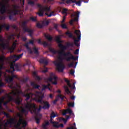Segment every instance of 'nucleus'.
<instances>
[{"label": "nucleus", "mask_w": 129, "mask_h": 129, "mask_svg": "<svg viewBox=\"0 0 129 129\" xmlns=\"http://www.w3.org/2000/svg\"><path fill=\"white\" fill-rule=\"evenodd\" d=\"M55 39L56 42L58 43V47L61 51L58 52V60L59 62L54 61V63L56 66L57 70H58V72H63L64 68H65V66L63 63V60H66L67 62H70L71 60L76 61V60H78V56L75 57L70 51L65 52V50H67V46L61 43H62L61 35L56 36Z\"/></svg>", "instance_id": "f257e3e1"}, {"label": "nucleus", "mask_w": 129, "mask_h": 129, "mask_svg": "<svg viewBox=\"0 0 129 129\" xmlns=\"http://www.w3.org/2000/svg\"><path fill=\"white\" fill-rule=\"evenodd\" d=\"M19 94H23V95L26 98V100H29L31 97V98H33L34 96L35 97L33 98L34 100L36 101V102L41 103V104L43 103L44 95L41 96L40 95L35 94L33 93L26 94L22 92V91L18 92V93L13 91L7 94V97L9 99V101H13V102H15L16 104L20 105V104L22 103L23 100L22 99V98L20 97Z\"/></svg>", "instance_id": "f03ea898"}, {"label": "nucleus", "mask_w": 129, "mask_h": 129, "mask_svg": "<svg viewBox=\"0 0 129 129\" xmlns=\"http://www.w3.org/2000/svg\"><path fill=\"white\" fill-rule=\"evenodd\" d=\"M0 42L2 43H0V46H1V47L3 48L4 50L6 49H9L10 50V51H11V53L14 52L15 49H16V47H17V45H18V40H15L12 44V46L10 47V43L9 42L6 43H5V40L3 39V36H0Z\"/></svg>", "instance_id": "7ed1b4c3"}, {"label": "nucleus", "mask_w": 129, "mask_h": 129, "mask_svg": "<svg viewBox=\"0 0 129 129\" xmlns=\"http://www.w3.org/2000/svg\"><path fill=\"white\" fill-rule=\"evenodd\" d=\"M25 107L27 109H28L31 113H35V114H38V112H40L41 109L43 108V106L41 105H40L39 108H37L36 104L32 103H27Z\"/></svg>", "instance_id": "20e7f679"}, {"label": "nucleus", "mask_w": 129, "mask_h": 129, "mask_svg": "<svg viewBox=\"0 0 129 129\" xmlns=\"http://www.w3.org/2000/svg\"><path fill=\"white\" fill-rule=\"evenodd\" d=\"M30 22V20H27L26 21L22 22V26L23 29V30L25 33H29L30 37H33V34H34V30L31 29L28 27L27 24Z\"/></svg>", "instance_id": "39448f33"}, {"label": "nucleus", "mask_w": 129, "mask_h": 129, "mask_svg": "<svg viewBox=\"0 0 129 129\" xmlns=\"http://www.w3.org/2000/svg\"><path fill=\"white\" fill-rule=\"evenodd\" d=\"M75 34L77 35V39H75V45L77 46V47H79L80 45L78 44V42L81 40V33L80 32V30H76L75 31Z\"/></svg>", "instance_id": "423d86ee"}, {"label": "nucleus", "mask_w": 129, "mask_h": 129, "mask_svg": "<svg viewBox=\"0 0 129 129\" xmlns=\"http://www.w3.org/2000/svg\"><path fill=\"white\" fill-rule=\"evenodd\" d=\"M23 55H24L23 53H21V54H19V55L15 54V55L10 56V57L9 58H10V59H11V60H13V63H15L20 58H22V57H23Z\"/></svg>", "instance_id": "0eeeda50"}, {"label": "nucleus", "mask_w": 129, "mask_h": 129, "mask_svg": "<svg viewBox=\"0 0 129 129\" xmlns=\"http://www.w3.org/2000/svg\"><path fill=\"white\" fill-rule=\"evenodd\" d=\"M0 13L2 15H4V14H6L7 13V11H8V7L6 6V4L1 3H0Z\"/></svg>", "instance_id": "6e6552de"}, {"label": "nucleus", "mask_w": 129, "mask_h": 129, "mask_svg": "<svg viewBox=\"0 0 129 129\" xmlns=\"http://www.w3.org/2000/svg\"><path fill=\"white\" fill-rule=\"evenodd\" d=\"M34 40H30L29 42H27L24 44V46L26 47L30 54H33L34 52L32 50V49L30 48V46H29V44H31V45H34Z\"/></svg>", "instance_id": "1a4fd4ad"}, {"label": "nucleus", "mask_w": 129, "mask_h": 129, "mask_svg": "<svg viewBox=\"0 0 129 129\" xmlns=\"http://www.w3.org/2000/svg\"><path fill=\"white\" fill-rule=\"evenodd\" d=\"M49 81L51 82L53 85H57L58 84V78L56 76H53V77H50L48 79Z\"/></svg>", "instance_id": "9d476101"}, {"label": "nucleus", "mask_w": 129, "mask_h": 129, "mask_svg": "<svg viewBox=\"0 0 129 129\" xmlns=\"http://www.w3.org/2000/svg\"><path fill=\"white\" fill-rule=\"evenodd\" d=\"M14 78H18V77L16 75H13L12 77H6L5 81L8 83H11V82H13L14 81Z\"/></svg>", "instance_id": "9b49d317"}, {"label": "nucleus", "mask_w": 129, "mask_h": 129, "mask_svg": "<svg viewBox=\"0 0 129 129\" xmlns=\"http://www.w3.org/2000/svg\"><path fill=\"white\" fill-rule=\"evenodd\" d=\"M37 7L39 9H41V10H43V13L44 12H50V10H51V8L50 7H48V6H44L43 7L41 4H37Z\"/></svg>", "instance_id": "f8f14e48"}, {"label": "nucleus", "mask_w": 129, "mask_h": 129, "mask_svg": "<svg viewBox=\"0 0 129 129\" xmlns=\"http://www.w3.org/2000/svg\"><path fill=\"white\" fill-rule=\"evenodd\" d=\"M13 7H14V9H15V10L14 11L9 10V14H13L14 16H16V15H18V14H19V10H17V9H18L19 7L17 5H14Z\"/></svg>", "instance_id": "ddd939ff"}, {"label": "nucleus", "mask_w": 129, "mask_h": 129, "mask_svg": "<svg viewBox=\"0 0 129 129\" xmlns=\"http://www.w3.org/2000/svg\"><path fill=\"white\" fill-rule=\"evenodd\" d=\"M80 14V12H78L77 13H75V12H74L73 14L71 15L72 17L76 16V17H75L74 19H73L74 22H78V19H79Z\"/></svg>", "instance_id": "4468645a"}, {"label": "nucleus", "mask_w": 129, "mask_h": 129, "mask_svg": "<svg viewBox=\"0 0 129 129\" xmlns=\"http://www.w3.org/2000/svg\"><path fill=\"white\" fill-rule=\"evenodd\" d=\"M57 116V114H55V112L52 111L51 113L50 114V123H52L53 124L54 123H55L56 121H53V118H55Z\"/></svg>", "instance_id": "2eb2a0df"}, {"label": "nucleus", "mask_w": 129, "mask_h": 129, "mask_svg": "<svg viewBox=\"0 0 129 129\" xmlns=\"http://www.w3.org/2000/svg\"><path fill=\"white\" fill-rule=\"evenodd\" d=\"M64 81L65 82H66L67 83V85L70 88H71V89H75V83H73V85H71V84H70V81H69V80H68L67 79H64Z\"/></svg>", "instance_id": "dca6fc26"}, {"label": "nucleus", "mask_w": 129, "mask_h": 129, "mask_svg": "<svg viewBox=\"0 0 129 129\" xmlns=\"http://www.w3.org/2000/svg\"><path fill=\"white\" fill-rule=\"evenodd\" d=\"M15 67H17L18 68V64H16V63H12L10 65V72L11 73H14L15 72Z\"/></svg>", "instance_id": "f3484780"}, {"label": "nucleus", "mask_w": 129, "mask_h": 129, "mask_svg": "<svg viewBox=\"0 0 129 129\" xmlns=\"http://www.w3.org/2000/svg\"><path fill=\"white\" fill-rule=\"evenodd\" d=\"M3 28H4L5 29H6L7 31H9V30H10V25H7L6 24H4L2 25L0 27V33L1 32H2V31H3Z\"/></svg>", "instance_id": "a211bd4d"}, {"label": "nucleus", "mask_w": 129, "mask_h": 129, "mask_svg": "<svg viewBox=\"0 0 129 129\" xmlns=\"http://www.w3.org/2000/svg\"><path fill=\"white\" fill-rule=\"evenodd\" d=\"M53 125L54 127H55L56 128H59V127H64V124L63 123H60L59 125V122H55V123H54Z\"/></svg>", "instance_id": "6ab92c4d"}, {"label": "nucleus", "mask_w": 129, "mask_h": 129, "mask_svg": "<svg viewBox=\"0 0 129 129\" xmlns=\"http://www.w3.org/2000/svg\"><path fill=\"white\" fill-rule=\"evenodd\" d=\"M44 105L42 107L43 109H49L50 108V104L48 102H43Z\"/></svg>", "instance_id": "aec40b11"}, {"label": "nucleus", "mask_w": 129, "mask_h": 129, "mask_svg": "<svg viewBox=\"0 0 129 129\" xmlns=\"http://www.w3.org/2000/svg\"><path fill=\"white\" fill-rule=\"evenodd\" d=\"M31 86H32V87H33L35 89H38L39 88H40V85H37V84H36L34 82H31Z\"/></svg>", "instance_id": "412c9836"}, {"label": "nucleus", "mask_w": 129, "mask_h": 129, "mask_svg": "<svg viewBox=\"0 0 129 129\" xmlns=\"http://www.w3.org/2000/svg\"><path fill=\"white\" fill-rule=\"evenodd\" d=\"M19 110L21 111L22 113H28V111H27L26 109H25V108H24L23 106H20V107L19 108Z\"/></svg>", "instance_id": "4be33fe9"}, {"label": "nucleus", "mask_w": 129, "mask_h": 129, "mask_svg": "<svg viewBox=\"0 0 129 129\" xmlns=\"http://www.w3.org/2000/svg\"><path fill=\"white\" fill-rule=\"evenodd\" d=\"M48 125H50V122H49V121H47L45 122V123L43 124L42 127L44 129H48V128L47 127Z\"/></svg>", "instance_id": "5701e85b"}, {"label": "nucleus", "mask_w": 129, "mask_h": 129, "mask_svg": "<svg viewBox=\"0 0 129 129\" xmlns=\"http://www.w3.org/2000/svg\"><path fill=\"white\" fill-rule=\"evenodd\" d=\"M8 121L9 122V124H14L15 123V122H16V118H11Z\"/></svg>", "instance_id": "b1692460"}, {"label": "nucleus", "mask_w": 129, "mask_h": 129, "mask_svg": "<svg viewBox=\"0 0 129 129\" xmlns=\"http://www.w3.org/2000/svg\"><path fill=\"white\" fill-rule=\"evenodd\" d=\"M40 62L41 64H45V65L48 64V60L45 58L40 59Z\"/></svg>", "instance_id": "393cba45"}, {"label": "nucleus", "mask_w": 129, "mask_h": 129, "mask_svg": "<svg viewBox=\"0 0 129 129\" xmlns=\"http://www.w3.org/2000/svg\"><path fill=\"white\" fill-rule=\"evenodd\" d=\"M33 50L34 54H36V55H39V49H38V48L36 47V46H34L33 48Z\"/></svg>", "instance_id": "a878e982"}, {"label": "nucleus", "mask_w": 129, "mask_h": 129, "mask_svg": "<svg viewBox=\"0 0 129 129\" xmlns=\"http://www.w3.org/2000/svg\"><path fill=\"white\" fill-rule=\"evenodd\" d=\"M38 15L39 17H43V16H44V11L43 9L39 8V12L38 13Z\"/></svg>", "instance_id": "bb28decb"}, {"label": "nucleus", "mask_w": 129, "mask_h": 129, "mask_svg": "<svg viewBox=\"0 0 129 129\" xmlns=\"http://www.w3.org/2000/svg\"><path fill=\"white\" fill-rule=\"evenodd\" d=\"M49 51L50 52L52 53V54H57V53H58V51L56 49L52 48H49Z\"/></svg>", "instance_id": "cd10ccee"}, {"label": "nucleus", "mask_w": 129, "mask_h": 129, "mask_svg": "<svg viewBox=\"0 0 129 129\" xmlns=\"http://www.w3.org/2000/svg\"><path fill=\"white\" fill-rule=\"evenodd\" d=\"M66 35L68 36L69 38H73V34H72V33L70 32L69 31L66 32Z\"/></svg>", "instance_id": "c85d7f7f"}, {"label": "nucleus", "mask_w": 129, "mask_h": 129, "mask_svg": "<svg viewBox=\"0 0 129 129\" xmlns=\"http://www.w3.org/2000/svg\"><path fill=\"white\" fill-rule=\"evenodd\" d=\"M64 89L66 93L67 94H71V92H70V90H69V88L67 86L64 87Z\"/></svg>", "instance_id": "c756f323"}, {"label": "nucleus", "mask_w": 129, "mask_h": 129, "mask_svg": "<svg viewBox=\"0 0 129 129\" xmlns=\"http://www.w3.org/2000/svg\"><path fill=\"white\" fill-rule=\"evenodd\" d=\"M45 37H46V39H47V40H48V41H49L50 42H51V41L53 40V37H52V36H50V35H45Z\"/></svg>", "instance_id": "7c9ffc66"}, {"label": "nucleus", "mask_w": 129, "mask_h": 129, "mask_svg": "<svg viewBox=\"0 0 129 129\" xmlns=\"http://www.w3.org/2000/svg\"><path fill=\"white\" fill-rule=\"evenodd\" d=\"M49 24H50V22H49V21L42 22V25L43 26H48V25H49Z\"/></svg>", "instance_id": "2f4dec72"}, {"label": "nucleus", "mask_w": 129, "mask_h": 129, "mask_svg": "<svg viewBox=\"0 0 129 129\" xmlns=\"http://www.w3.org/2000/svg\"><path fill=\"white\" fill-rule=\"evenodd\" d=\"M42 91H44L45 90H46V89H48L49 88V86H47L46 85H42Z\"/></svg>", "instance_id": "473e14b6"}, {"label": "nucleus", "mask_w": 129, "mask_h": 129, "mask_svg": "<svg viewBox=\"0 0 129 129\" xmlns=\"http://www.w3.org/2000/svg\"><path fill=\"white\" fill-rule=\"evenodd\" d=\"M74 46V43L72 42V43H68L67 44V47H73Z\"/></svg>", "instance_id": "72a5a7b5"}, {"label": "nucleus", "mask_w": 129, "mask_h": 129, "mask_svg": "<svg viewBox=\"0 0 129 129\" xmlns=\"http://www.w3.org/2000/svg\"><path fill=\"white\" fill-rule=\"evenodd\" d=\"M57 97V99H59V98H60V99H61V100H63V99H64V98H65V96H62V95L59 94L58 95Z\"/></svg>", "instance_id": "f704fd0d"}, {"label": "nucleus", "mask_w": 129, "mask_h": 129, "mask_svg": "<svg viewBox=\"0 0 129 129\" xmlns=\"http://www.w3.org/2000/svg\"><path fill=\"white\" fill-rule=\"evenodd\" d=\"M66 111L68 113H69L70 114H73L72 110L70 108H68L66 109Z\"/></svg>", "instance_id": "c9c22d12"}, {"label": "nucleus", "mask_w": 129, "mask_h": 129, "mask_svg": "<svg viewBox=\"0 0 129 129\" xmlns=\"http://www.w3.org/2000/svg\"><path fill=\"white\" fill-rule=\"evenodd\" d=\"M37 28H40V29H42V28H43V27H44V25H43V23H42V24L38 23L37 24Z\"/></svg>", "instance_id": "e433bc0d"}, {"label": "nucleus", "mask_w": 129, "mask_h": 129, "mask_svg": "<svg viewBox=\"0 0 129 129\" xmlns=\"http://www.w3.org/2000/svg\"><path fill=\"white\" fill-rule=\"evenodd\" d=\"M15 34H11L9 36H8L9 40H12L13 39V40L15 39Z\"/></svg>", "instance_id": "4c0bfd02"}, {"label": "nucleus", "mask_w": 129, "mask_h": 129, "mask_svg": "<svg viewBox=\"0 0 129 129\" xmlns=\"http://www.w3.org/2000/svg\"><path fill=\"white\" fill-rule=\"evenodd\" d=\"M30 19L32 21V22H37V17H30Z\"/></svg>", "instance_id": "58836bf2"}, {"label": "nucleus", "mask_w": 129, "mask_h": 129, "mask_svg": "<svg viewBox=\"0 0 129 129\" xmlns=\"http://www.w3.org/2000/svg\"><path fill=\"white\" fill-rule=\"evenodd\" d=\"M68 67L71 68V67H74V62L72 61L68 64Z\"/></svg>", "instance_id": "ea45409f"}, {"label": "nucleus", "mask_w": 129, "mask_h": 129, "mask_svg": "<svg viewBox=\"0 0 129 129\" xmlns=\"http://www.w3.org/2000/svg\"><path fill=\"white\" fill-rule=\"evenodd\" d=\"M69 107H74V102H70L68 104Z\"/></svg>", "instance_id": "a19ab883"}, {"label": "nucleus", "mask_w": 129, "mask_h": 129, "mask_svg": "<svg viewBox=\"0 0 129 129\" xmlns=\"http://www.w3.org/2000/svg\"><path fill=\"white\" fill-rule=\"evenodd\" d=\"M54 12H52L51 13V14H48V13H45V15H46V16H48V17H52V16H54Z\"/></svg>", "instance_id": "79ce46f5"}, {"label": "nucleus", "mask_w": 129, "mask_h": 129, "mask_svg": "<svg viewBox=\"0 0 129 129\" xmlns=\"http://www.w3.org/2000/svg\"><path fill=\"white\" fill-rule=\"evenodd\" d=\"M4 115H6V117L7 118H11V116H10V114H9V113L6 112H4Z\"/></svg>", "instance_id": "37998d69"}, {"label": "nucleus", "mask_w": 129, "mask_h": 129, "mask_svg": "<svg viewBox=\"0 0 129 129\" xmlns=\"http://www.w3.org/2000/svg\"><path fill=\"white\" fill-rule=\"evenodd\" d=\"M70 3H76V0H67V4H70Z\"/></svg>", "instance_id": "c03bdc74"}, {"label": "nucleus", "mask_w": 129, "mask_h": 129, "mask_svg": "<svg viewBox=\"0 0 129 129\" xmlns=\"http://www.w3.org/2000/svg\"><path fill=\"white\" fill-rule=\"evenodd\" d=\"M28 4L30 5L31 6H34L35 5V2L34 1H29L28 2Z\"/></svg>", "instance_id": "a18cd8bd"}, {"label": "nucleus", "mask_w": 129, "mask_h": 129, "mask_svg": "<svg viewBox=\"0 0 129 129\" xmlns=\"http://www.w3.org/2000/svg\"><path fill=\"white\" fill-rule=\"evenodd\" d=\"M35 120H36V123H40V118L38 117L37 116L35 117Z\"/></svg>", "instance_id": "49530a36"}, {"label": "nucleus", "mask_w": 129, "mask_h": 129, "mask_svg": "<svg viewBox=\"0 0 129 129\" xmlns=\"http://www.w3.org/2000/svg\"><path fill=\"white\" fill-rule=\"evenodd\" d=\"M29 80V78H26L25 79H23L22 81L24 83H26V82H27V81Z\"/></svg>", "instance_id": "de8ad7c7"}, {"label": "nucleus", "mask_w": 129, "mask_h": 129, "mask_svg": "<svg viewBox=\"0 0 129 129\" xmlns=\"http://www.w3.org/2000/svg\"><path fill=\"white\" fill-rule=\"evenodd\" d=\"M17 116L18 117H19V118H21V117H23V114H22L21 113H18Z\"/></svg>", "instance_id": "09e8293b"}, {"label": "nucleus", "mask_w": 129, "mask_h": 129, "mask_svg": "<svg viewBox=\"0 0 129 129\" xmlns=\"http://www.w3.org/2000/svg\"><path fill=\"white\" fill-rule=\"evenodd\" d=\"M42 45H43L44 47H47V46H48V43H47L46 41H44L42 42Z\"/></svg>", "instance_id": "8fccbe9b"}, {"label": "nucleus", "mask_w": 129, "mask_h": 129, "mask_svg": "<svg viewBox=\"0 0 129 129\" xmlns=\"http://www.w3.org/2000/svg\"><path fill=\"white\" fill-rule=\"evenodd\" d=\"M61 28H62V29H67V26L66 24H63L61 25Z\"/></svg>", "instance_id": "3c124183"}, {"label": "nucleus", "mask_w": 129, "mask_h": 129, "mask_svg": "<svg viewBox=\"0 0 129 129\" xmlns=\"http://www.w3.org/2000/svg\"><path fill=\"white\" fill-rule=\"evenodd\" d=\"M22 124H23L24 126H27V121L24 120V121L22 122Z\"/></svg>", "instance_id": "603ef678"}, {"label": "nucleus", "mask_w": 129, "mask_h": 129, "mask_svg": "<svg viewBox=\"0 0 129 129\" xmlns=\"http://www.w3.org/2000/svg\"><path fill=\"white\" fill-rule=\"evenodd\" d=\"M75 73V71L74 70H71L70 71L71 75H74V73Z\"/></svg>", "instance_id": "864d4df0"}, {"label": "nucleus", "mask_w": 129, "mask_h": 129, "mask_svg": "<svg viewBox=\"0 0 129 129\" xmlns=\"http://www.w3.org/2000/svg\"><path fill=\"white\" fill-rule=\"evenodd\" d=\"M76 5H77V6H79V7H80V6H81V2L78 1L77 2H76Z\"/></svg>", "instance_id": "5fc2aeb1"}, {"label": "nucleus", "mask_w": 129, "mask_h": 129, "mask_svg": "<svg viewBox=\"0 0 129 129\" xmlns=\"http://www.w3.org/2000/svg\"><path fill=\"white\" fill-rule=\"evenodd\" d=\"M24 118H23V117H21V118H19V122H21V123H23V122L24 121Z\"/></svg>", "instance_id": "6e6d98bb"}, {"label": "nucleus", "mask_w": 129, "mask_h": 129, "mask_svg": "<svg viewBox=\"0 0 129 129\" xmlns=\"http://www.w3.org/2000/svg\"><path fill=\"white\" fill-rule=\"evenodd\" d=\"M74 54L75 55H78V54H79V49H76L74 52Z\"/></svg>", "instance_id": "4d7b16f0"}, {"label": "nucleus", "mask_w": 129, "mask_h": 129, "mask_svg": "<svg viewBox=\"0 0 129 129\" xmlns=\"http://www.w3.org/2000/svg\"><path fill=\"white\" fill-rule=\"evenodd\" d=\"M43 73H47L48 72V68H45L44 70L42 71Z\"/></svg>", "instance_id": "13d9d810"}, {"label": "nucleus", "mask_w": 129, "mask_h": 129, "mask_svg": "<svg viewBox=\"0 0 129 129\" xmlns=\"http://www.w3.org/2000/svg\"><path fill=\"white\" fill-rule=\"evenodd\" d=\"M12 14H10V15H9V19L10 20H13V19H14V16H13V15H12Z\"/></svg>", "instance_id": "bf43d9fd"}, {"label": "nucleus", "mask_w": 129, "mask_h": 129, "mask_svg": "<svg viewBox=\"0 0 129 129\" xmlns=\"http://www.w3.org/2000/svg\"><path fill=\"white\" fill-rule=\"evenodd\" d=\"M3 69V66H0V77H2V70Z\"/></svg>", "instance_id": "052dcab7"}, {"label": "nucleus", "mask_w": 129, "mask_h": 129, "mask_svg": "<svg viewBox=\"0 0 129 129\" xmlns=\"http://www.w3.org/2000/svg\"><path fill=\"white\" fill-rule=\"evenodd\" d=\"M38 44H41L42 45V44H43V42H42V39H38Z\"/></svg>", "instance_id": "680f3d73"}, {"label": "nucleus", "mask_w": 129, "mask_h": 129, "mask_svg": "<svg viewBox=\"0 0 129 129\" xmlns=\"http://www.w3.org/2000/svg\"><path fill=\"white\" fill-rule=\"evenodd\" d=\"M66 20V15L64 16L63 17V19H62V21L61 22L62 23H64V22H65V20Z\"/></svg>", "instance_id": "e2e57ef3"}, {"label": "nucleus", "mask_w": 129, "mask_h": 129, "mask_svg": "<svg viewBox=\"0 0 129 129\" xmlns=\"http://www.w3.org/2000/svg\"><path fill=\"white\" fill-rule=\"evenodd\" d=\"M67 12V9H63L62 12V14H66Z\"/></svg>", "instance_id": "0e129e2a"}, {"label": "nucleus", "mask_w": 129, "mask_h": 129, "mask_svg": "<svg viewBox=\"0 0 129 129\" xmlns=\"http://www.w3.org/2000/svg\"><path fill=\"white\" fill-rule=\"evenodd\" d=\"M67 129H77L75 128L74 126H71L70 127H68Z\"/></svg>", "instance_id": "69168bd1"}, {"label": "nucleus", "mask_w": 129, "mask_h": 129, "mask_svg": "<svg viewBox=\"0 0 129 129\" xmlns=\"http://www.w3.org/2000/svg\"><path fill=\"white\" fill-rule=\"evenodd\" d=\"M3 86H5V83L3 82H0V87H3Z\"/></svg>", "instance_id": "338daca9"}, {"label": "nucleus", "mask_w": 129, "mask_h": 129, "mask_svg": "<svg viewBox=\"0 0 129 129\" xmlns=\"http://www.w3.org/2000/svg\"><path fill=\"white\" fill-rule=\"evenodd\" d=\"M9 124H10L9 122V121L7 120V121L6 122H5V126H8V125H9Z\"/></svg>", "instance_id": "774afa93"}]
</instances>
